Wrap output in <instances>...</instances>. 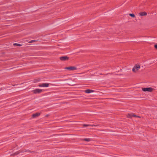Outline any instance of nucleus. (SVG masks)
I'll use <instances>...</instances> for the list:
<instances>
[{
	"label": "nucleus",
	"instance_id": "1",
	"mask_svg": "<svg viewBox=\"0 0 157 157\" xmlns=\"http://www.w3.org/2000/svg\"><path fill=\"white\" fill-rule=\"evenodd\" d=\"M140 66L139 64H136L132 69V71L135 73L140 68Z\"/></svg>",
	"mask_w": 157,
	"mask_h": 157
},
{
	"label": "nucleus",
	"instance_id": "2",
	"mask_svg": "<svg viewBox=\"0 0 157 157\" xmlns=\"http://www.w3.org/2000/svg\"><path fill=\"white\" fill-rule=\"evenodd\" d=\"M142 90L144 91L151 92L153 90V89L151 87L144 88H143Z\"/></svg>",
	"mask_w": 157,
	"mask_h": 157
},
{
	"label": "nucleus",
	"instance_id": "3",
	"mask_svg": "<svg viewBox=\"0 0 157 157\" xmlns=\"http://www.w3.org/2000/svg\"><path fill=\"white\" fill-rule=\"evenodd\" d=\"M49 84L48 83H43L40 84L39 86L40 87H46L49 86Z\"/></svg>",
	"mask_w": 157,
	"mask_h": 157
},
{
	"label": "nucleus",
	"instance_id": "4",
	"mask_svg": "<svg viewBox=\"0 0 157 157\" xmlns=\"http://www.w3.org/2000/svg\"><path fill=\"white\" fill-rule=\"evenodd\" d=\"M42 91V90L39 89H36L32 91V92L34 94L39 93H41Z\"/></svg>",
	"mask_w": 157,
	"mask_h": 157
},
{
	"label": "nucleus",
	"instance_id": "5",
	"mask_svg": "<svg viewBox=\"0 0 157 157\" xmlns=\"http://www.w3.org/2000/svg\"><path fill=\"white\" fill-rule=\"evenodd\" d=\"M66 69L70 71H74L77 69V68L75 67H70L66 68Z\"/></svg>",
	"mask_w": 157,
	"mask_h": 157
},
{
	"label": "nucleus",
	"instance_id": "6",
	"mask_svg": "<svg viewBox=\"0 0 157 157\" xmlns=\"http://www.w3.org/2000/svg\"><path fill=\"white\" fill-rule=\"evenodd\" d=\"M127 117L128 118H131L132 117H140L139 116H137L136 115H135L133 114H128L127 116Z\"/></svg>",
	"mask_w": 157,
	"mask_h": 157
},
{
	"label": "nucleus",
	"instance_id": "7",
	"mask_svg": "<svg viewBox=\"0 0 157 157\" xmlns=\"http://www.w3.org/2000/svg\"><path fill=\"white\" fill-rule=\"evenodd\" d=\"M139 15L141 16H146L147 15V13L146 12H143L140 13Z\"/></svg>",
	"mask_w": 157,
	"mask_h": 157
},
{
	"label": "nucleus",
	"instance_id": "8",
	"mask_svg": "<svg viewBox=\"0 0 157 157\" xmlns=\"http://www.w3.org/2000/svg\"><path fill=\"white\" fill-rule=\"evenodd\" d=\"M60 59L62 60H67L68 59V58L67 56H63L60 57Z\"/></svg>",
	"mask_w": 157,
	"mask_h": 157
},
{
	"label": "nucleus",
	"instance_id": "9",
	"mask_svg": "<svg viewBox=\"0 0 157 157\" xmlns=\"http://www.w3.org/2000/svg\"><path fill=\"white\" fill-rule=\"evenodd\" d=\"M40 114V113H37L35 114H34L33 115L32 117H36L39 116Z\"/></svg>",
	"mask_w": 157,
	"mask_h": 157
},
{
	"label": "nucleus",
	"instance_id": "10",
	"mask_svg": "<svg viewBox=\"0 0 157 157\" xmlns=\"http://www.w3.org/2000/svg\"><path fill=\"white\" fill-rule=\"evenodd\" d=\"M94 91L91 90H85V92L87 93H90L93 92Z\"/></svg>",
	"mask_w": 157,
	"mask_h": 157
},
{
	"label": "nucleus",
	"instance_id": "11",
	"mask_svg": "<svg viewBox=\"0 0 157 157\" xmlns=\"http://www.w3.org/2000/svg\"><path fill=\"white\" fill-rule=\"evenodd\" d=\"M83 140L87 142H89L91 141L92 140L89 138H85L83 139Z\"/></svg>",
	"mask_w": 157,
	"mask_h": 157
},
{
	"label": "nucleus",
	"instance_id": "12",
	"mask_svg": "<svg viewBox=\"0 0 157 157\" xmlns=\"http://www.w3.org/2000/svg\"><path fill=\"white\" fill-rule=\"evenodd\" d=\"M83 126H84V127H86V126H95V125H90V124H83Z\"/></svg>",
	"mask_w": 157,
	"mask_h": 157
},
{
	"label": "nucleus",
	"instance_id": "13",
	"mask_svg": "<svg viewBox=\"0 0 157 157\" xmlns=\"http://www.w3.org/2000/svg\"><path fill=\"white\" fill-rule=\"evenodd\" d=\"M19 152L18 151L16 152H15L14 153V154L11 155H13V156L16 155H18V154H19Z\"/></svg>",
	"mask_w": 157,
	"mask_h": 157
},
{
	"label": "nucleus",
	"instance_id": "14",
	"mask_svg": "<svg viewBox=\"0 0 157 157\" xmlns=\"http://www.w3.org/2000/svg\"><path fill=\"white\" fill-rule=\"evenodd\" d=\"M129 15L132 17H135V16L133 14L130 13Z\"/></svg>",
	"mask_w": 157,
	"mask_h": 157
},
{
	"label": "nucleus",
	"instance_id": "15",
	"mask_svg": "<svg viewBox=\"0 0 157 157\" xmlns=\"http://www.w3.org/2000/svg\"><path fill=\"white\" fill-rule=\"evenodd\" d=\"M13 45H17V46H21V44H17V43L14 44H13Z\"/></svg>",
	"mask_w": 157,
	"mask_h": 157
},
{
	"label": "nucleus",
	"instance_id": "16",
	"mask_svg": "<svg viewBox=\"0 0 157 157\" xmlns=\"http://www.w3.org/2000/svg\"><path fill=\"white\" fill-rule=\"evenodd\" d=\"M37 40H32L29 42V43H31L34 42H35L37 41Z\"/></svg>",
	"mask_w": 157,
	"mask_h": 157
},
{
	"label": "nucleus",
	"instance_id": "17",
	"mask_svg": "<svg viewBox=\"0 0 157 157\" xmlns=\"http://www.w3.org/2000/svg\"><path fill=\"white\" fill-rule=\"evenodd\" d=\"M154 47L156 49H157V44L155 45H154Z\"/></svg>",
	"mask_w": 157,
	"mask_h": 157
},
{
	"label": "nucleus",
	"instance_id": "18",
	"mask_svg": "<svg viewBox=\"0 0 157 157\" xmlns=\"http://www.w3.org/2000/svg\"><path fill=\"white\" fill-rule=\"evenodd\" d=\"M39 81H40V79H38V80H37V81H35V82H39Z\"/></svg>",
	"mask_w": 157,
	"mask_h": 157
}]
</instances>
